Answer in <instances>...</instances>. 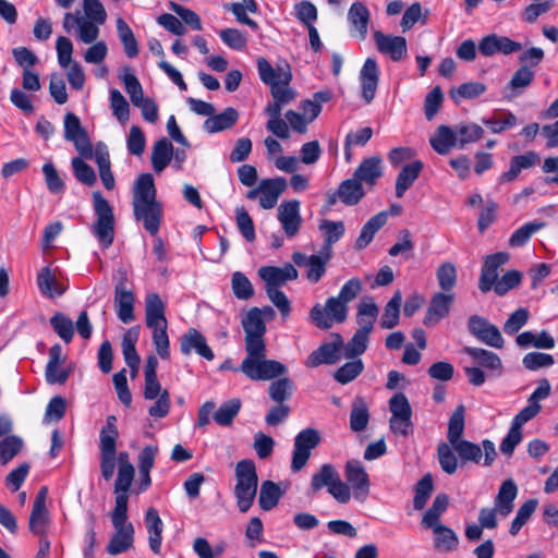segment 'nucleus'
Here are the masks:
<instances>
[{
	"label": "nucleus",
	"instance_id": "nucleus-3",
	"mask_svg": "<svg viewBox=\"0 0 558 558\" xmlns=\"http://www.w3.org/2000/svg\"><path fill=\"white\" fill-rule=\"evenodd\" d=\"M93 210L95 221L90 225L89 230L99 245L102 248H108L114 240L116 219L113 208L99 192H94Z\"/></svg>",
	"mask_w": 558,
	"mask_h": 558
},
{
	"label": "nucleus",
	"instance_id": "nucleus-12",
	"mask_svg": "<svg viewBox=\"0 0 558 558\" xmlns=\"http://www.w3.org/2000/svg\"><path fill=\"white\" fill-rule=\"evenodd\" d=\"M518 486L512 478L502 482L495 497L494 509L490 511V529L496 526V518H507L514 508Z\"/></svg>",
	"mask_w": 558,
	"mask_h": 558
},
{
	"label": "nucleus",
	"instance_id": "nucleus-15",
	"mask_svg": "<svg viewBox=\"0 0 558 558\" xmlns=\"http://www.w3.org/2000/svg\"><path fill=\"white\" fill-rule=\"evenodd\" d=\"M345 478L352 489L353 497L364 501L369 494L368 474L360 461L352 460L345 464Z\"/></svg>",
	"mask_w": 558,
	"mask_h": 558
},
{
	"label": "nucleus",
	"instance_id": "nucleus-48",
	"mask_svg": "<svg viewBox=\"0 0 558 558\" xmlns=\"http://www.w3.org/2000/svg\"><path fill=\"white\" fill-rule=\"evenodd\" d=\"M448 504L449 498L447 495H437L430 508L424 513L422 524L428 529L441 524L439 518L446 511Z\"/></svg>",
	"mask_w": 558,
	"mask_h": 558
},
{
	"label": "nucleus",
	"instance_id": "nucleus-57",
	"mask_svg": "<svg viewBox=\"0 0 558 558\" xmlns=\"http://www.w3.org/2000/svg\"><path fill=\"white\" fill-rule=\"evenodd\" d=\"M369 420L368 409L362 399H356L350 414V427L354 432H362L366 428Z\"/></svg>",
	"mask_w": 558,
	"mask_h": 558
},
{
	"label": "nucleus",
	"instance_id": "nucleus-5",
	"mask_svg": "<svg viewBox=\"0 0 558 558\" xmlns=\"http://www.w3.org/2000/svg\"><path fill=\"white\" fill-rule=\"evenodd\" d=\"M111 522L114 529L107 551L110 555H118L130 549L134 542V526L128 521V509L113 508Z\"/></svg>",
	"mask_w": 558,
	"mask_h": 558
},
{
	"label": "nucleus",
	"instance_id": "nucleus-17",
	"mask_svg": "<svg viewBox=\"0 0 558 558\" xmlns=\"http://www.w3.org/2000/svg\"><path fill=\"white\" fill-rule=\"evenodd\" d=\"M331 256L332 255L320 250L318 254L311 256H306L303 253L295 252L292 255V259L298 266H305L307 269V280L313 283H316L325 275L326 265L330 260Z\"/></svg>",
	"mask_w": 558,
	"mask_h": 558
},
{
	"label": "nucleus",
	"instance_id": "nucleus-34",
	"mask_svg": "<svg viewBox=\"0 0 558 558\" xmlns=\"http://www.w3.org/2000/svg\"><path fill=\"white\" fill-rule=\"evenodd\" d=\"M37 286L44 296L53 299L61 296L66 287L57 280L49 267H44L37 275Z\"/></svg>",
	"mask_w": 558,
	"mask_h": 558
},
{
	"label": "nucleus",
	"instance_id": "nucleus-40",
	"mask_svg": "<svg viewBox=\"0 0 558 558\" xmlns=\"http://www.w3.org/2000/svg\"><path fill=\"white\" fill-rule=\"evenodd\" d=\"M223 8L232 12L239 23L247 25L253 29L258 27L257 23L247 16L248 13L257 12V3L255 0H241L240 2L226 3Z\"/></svg>",
	"mask_w": 558,
	"mask_h": 558
},
{
	"label": "nucleus",
	"instance_id": "nucleus-16",
	"mask_svg": "<svg viewBox=\"0 0 558 558\" xmlns=\"http://www.w3.org/2000/svg\"><path fill=\"white\" fill-rule=\"evenodd\" d=\"M47 496L48 488L43 486L36 495L28 521L29 531L40 536V538L46 537L45 534L50 522L49 512L46 507Z\"/></svg>",
	"mask_w": 558,
	"mask_h": 558
},
{
	"label": "nucleus",
	"instance_id": "nucleus-29",
	"mask_svg": "<svg viewBox=\"0 0 558 558\" xmlns=\"http://www.w3.org/2000/svg\"><path fill=\"white\" fill-rule=\"evenodd\" d=\"M383 175V160L378 156L364 159L355 169L353 177L362 184L373 186Z\"/></svg>",
	"mask_w": 558,
	"mask_h": 558
},
{
	"label": "nucleus",
	"instance_id": "nucleus-49",
	"mask_svg": "<svg viewBox=\"0 0 558 558\" xmlns=\"http://www.w3.org/2000/svg\"><path fill=\"white\" fill-rule=\"evenodd\" d=\"M110 109L113 117L125 125L130 119V105L122 93L116 88L109 92Z\"/></svg>",
	"mask_w": 558,
	"mask_h": 558
},
{
	"label": "nucleus",
	"instance_id": "nucleus-55",
	"mask_svg": "<svg viewBox=\"0 0 558 558\" xmlns=\"http://www.w3.org/2000/svg\"><path fill=\"white\" fill-rule=\"evenodd\" d=\"M241 409V401L239 399H230L222 403L214 414V420L221 426H229L232 424L234 417Z\"/></svg>",
	"mask_w": 558,
	"mask_h": 558
},
{
	"label": "nucleus",
	"instance_id": "nucleus-11",
	"mask_svg": "<svg viewBox=\"0 0 558 558\" xmlns=\"http://www.w3.org/2000/svg\"><path fill=\"white\" fill-rule=\"evenodd\" d=\"M64 138L73 143L82 157L89 158L93 155L92 143L86 131L82 128L78 117L72 112L64 116Z\"/></svg>",
	"mask_w": 558,
	"mask_h": 558
},
{
	"label": "nucleus",
	"instance_id": "nucleus-27",
	"mask_svg": "<svg viewBox=\"0 0 558 558\" xmlns=\"http://www.w3.org/2000/svg\"><path fill=\"white\" fill-rule=\"evenodd\" d=\"M452 302L453 294H446L441 292L436 293L430 300V304L424 318V324L426 326H433L445 318L450 312Z\"/></svg>",
	"mask_w": 558,
	"mask_h": 558
},
{
	"label": "nucleus",
	"instance_id": "nucleus-19",
	"mask_svg": "<svg viewBox=\"0 0 558 558\" xmlns=\"http://www.w3.org/2000/svg\"><path fill=\"white\" fill-rule=\"evenodd\" d=\"M361 85V96L366 104L373 101L376 95L378 82H379V70L375 59L367 58L360 71L359 75Z\"/></svg>",
	"mask_w": 558,
	"mask_h": 558
},
{
	"label": "nucleus",
	"instance_id": "nucleus-38",
	"mask_svg": "<svg viewBox=\"0 0 558 558\" xmlns=\"http://www.w3.org/2000/svg\"><path fill=\"white\" fill-rule=\"evenodd\" d=\"M364 194L362 183L354 177L344 180L337 191L338 198L348 206L357 204Z\"/></svg>",
	"mask_w": 558,
	"mask_h": 558
},
{
	"label": "nucleus",
	"instance_id": "nucleus-45",
	"mask_svg": "<svg viewBox=\"0 0 558 558\" xmlns=\"http://www.w3.org/2000/svg\"><path fill=\"white\" fill-rule=\"evenodd\" d=\"M281 496L282 492L276 483L271 481L263 482L258 497L260 508L265 511L274 509L278 505Z\"/></svg>",
	"mask_w": 558,
	"mask_h": 558
},
{
	"label": "nucleus",
	"instance_id": "nucleus-42",
	"mask_svg": "<svg viewBox=\"0 0 558 558\" xmlns=\"http://www.w3.org/2000/svg\"><path fill=\"white\" fill-rule=\"evenodd\" d=\"M173 155V146L167 138L157 141L151 151L153 169L160 173L170 163Z\"/></svg>",
	"mask_w": 558,
	"mask_h": 558
},
{
	"label": "nucleus",
	"instance_id": "nucleus-22",
	"mask_svg": "<svg viewBox=\"0 0 558 558\" xmlns=\"http://www.w3.org/2000/svg\"><path fill=\"white\" fill-rule=\"evenodd\" d=\"M259 277L265 281L266 288H279L287 281L298 278V270L291 264L282 267L264 266L258 270Z\"/></svg>",
	"mask_w": 558,
	"mask_h": 558
},
{
	"label": "nucleus",
	"instance_id": "nucleus-2",
	"mask_svg": "<svg viewBox=\"0 0 558 558\" xmlns=\"http://www.w3.org/2000/svg\"><path fill=\"white\" fill-rule=\"evenodd\" d=\"M246 356L240 365V371L252 380H271L287 373L284 364L266 357V344L245 348Z\"/></svg>",
	"mask_w": 558,
	"mask_h": 558
},
{
	"label": "nucleus",
	"instance_id": "nucleus-58",
	"mask_svg": "<svg viewBox=\"0 0 558 558\" xmlns=\"http://www.w3.org/2000/svg\"><path fill=\"white\" fill-rule=\"evenodd\" d=\"M464 430V407L459 405L456 411L452 413L449 424H448V433L447 438L449 444L452 446L460 441V437Z\"/></svg>",
	"mask_w": 558,
	"mask_h": 558
},
{
	"label": "nucleus",
	"instance_id": "nucleus-14",
	"mask_svg": "<svg viewBox=\"0 0 558 558\" xmlns=\"http://www.w3.org/2000/svg\"><path fill=\"white\" fill-rule=\"evenodd\" d=\"M278 221L288 238L295 236L302 226L301 204L298 199L283 201L277 211Z\"/></svg>",
	"mask_w": 558,
	"mask_h": 558
},
{
	"label": "nucleus",
	"instance_id": "nucleus-33",
	"mask_svg": "<svg viewBox=\"0 0 558 558\" xmlns=\"http://www.w3.org/2000/svg\"><path fill=\"white\" fill-rule=\"evenodd\" d=\"M238 119L239 112L234 108L228 107L222 112L218 114L213 113L210 118H207L203 128L209 134L219 133L231 129Z\"/></svg>",
	"mask_w": 558,
	"mask_h": 558
},
{
	"label": "nucleus",
	"instance_id": "nucleus-1",
	"mask_svg": "<svg viewBox=\"0 0 558 558\" xmlns=\"http://www.w3.org/2000/svg\"><path fill=\"white\" fill-rule=\"evenodd\" d=\"M132 205L136 221L142 222L151 235H156L161 223L162 207L156 198L155 182L150 173H143L135 181Z\"/></svg>",
	"mask_w": 558,
	"mask_h": 558
},
{
	"label": "nucleus",
	"instance_id": "nucleus-64",
	"mask_svg": "<svg viewBox=\"0 0 558 558\" xmlns=\"http://www.w3.org/2000/svg\"><path fill=\"white\" fill-rule=\"evenodd\" d=\"M459 147L476 142L483 135V129L475 123H463L456 128Z\"/></svg>",
	"mask_w": 558,
	"mask_h": 558
},
{
	"label": "nucleus",
	"instance_id": "nucleus-6",
	"mask_svg": "<svg viewBox=\"0 0 558 558\" xmlns=\"http://www.w3.org/2000/svg\"><path fill=\"white\" fill-rule=\"evenodd\" d=\"M389 410L390 430L396 435L409 436L412 433V408L408 398L401 392L393 395L389 400Z\"/></svg>",
	"mask_w": 558,
	"mask_h": 558
},
{
	"label": "nucleus",
	"instance_id": "nucleus-44",
	"mask_svg": "<svg viewBox=\"0 0 558 558\" xmlns=\"http://www.w3.org/2000/svg\"><path fill=\"white\" fill-rule=\"evenodd\" d=\"M402 302V294L400 291H396L389 302L384 308V313L380 318V327L384 329H392L399 323L400 317V305Z\"/></svg>",
	"mask_w": 558,
	"mask_h": 558
},
{
	"label": "nucleus",
	"instance_id": "nucleus-26",
	"mask_svg": "<svg viewBox=\"0 0 558 558\" xmlns=\"http://www.w3.org/2000/svg\"><path fill=\"white\" fill-rule=\"evenodd\" d=\"M145 319L150 329L167 328L165 304L157 293H149L145 301Z\"/></svg>",
	"mask_w": 558,
	"mask_h": 558
},
{
	"label": "nucleus",
	"instance_id": "nucleus-51",
	"mask_svg": "<svg viewBox=\"0 0 558 558\" xmlns=\"http://www.w3.org/2000/svg\"><path fill=\"white\" fill-rule=\"evenodd\" d=\"M116 24H117L118 36L123 45L125 54L129 58L136 57L138 53V46H137L135 36L133 34V31L130 28V26L126 24V22L121 17L117 19Z\"/></svg>",
	"mask_w": 558,
	"mask_h": 558
},
{
	"label": "nucleus",
	"instance_id": "nucleus-25",
	"mask_svg": "<svg viewBox=\"0 0 558 558\" xmlns=\"http://www.w3.org/2000/svg\"><path fill=\"white\" fill-rule=\"evenodd\" d=\"M464 352L472 359L471 365L465 366V373L469 381L475 386H481L485 383V374L481 367L488 366V352L483 349L466 347Z\"/></svg>",
	"mask_w": 558,
	"mask_h": 558
},
{
	"label": "nucleus",
	"instance_id": "nucleus-52",
	"mask_svg": "<svg viewBox=\"0 0 558 558\" xmlns=\"http://www.w3.org/2000/svg\"><path fill=\"white\" fill-rule=\"evenodd\" d=\"M120 80L123 83L124 89L130 96L132 104L134 106L142 105L141 102L145 99L143 87L129 68L124 69L123 73L120 75Z\"/></svg>",
	"mask_w": 558,
	"mask_h": 558
},
{
	"label": "nucleus",
	"instance_id": "nucleus-28",
	"mask_svg": "<svg viewBox=\"0 0 558 558\" xmlns=\"http://www.w3.org/2000/svg\"><path fill=\"white\" fill-rule=\"evenodd\" d=\"M145 526L148 534V545L154 554L161 550L163 523L155 508H149L145 513Z\"/></svg>",
	"mask_w": 558,
	"mask_h": 558
},
{
	"label": "nucleus",
	"instance_id": "nucleus-54",
	"mask_svg": "<svg viewBox=\"0 0 558 558\" xmlns=\"http://www.w3.org/2000/svg\"><path fill=\"white\" fill-rule=\"evenodd\" d=\"M82 12H66L63 15L62 27L63 29L72 34L74 33L76 39L83 44H90V38L83 35V22H82Z\"/></svg>",
	"mask_w": 558,
	"mask_h": 558
},
{
	"label": "nucleus",
	"instance_id": "nucleus-50",
	"mask_svg": "<svg viewBox=\"0 0 558 558\" xmlns=\"http://www.w3.org/2000/svg\"><path fill=\"white\" fill-rule=\"evenodd\" d=\"M537 505L538 502L536 499H529L519 507L515 517L513 518L509 527L510 535H518L522 526L526 524L532 518L537 508Z\"/></svg>",
	"mask_w": 558,
	"mask_h": 558
},
{
	"label": "nucleus",
	"instance_id": "nucleus-35",
	"mask_svg": "<svg viewBox=\"0 0 558 558\" xmlns=\"http://www.w3.org/2000/svg\"><path fill=\"white\" fill-rule=\"evenodd\" d=\"M423 169V162L414 160L405 165L400 170L396 180V196L401 198L404 193L413 185Z\"/></svg>",
	"mask_w": 558,
	"mask_h": 558
},
{
	"label": "nucleus",
	"instance_id": "nucleus-20",
	"mask_svg": "<svg viewBox=\"0 0 558 558\" xmlns=\"http://www.w3.org/2000/svg\"><path fill=\"white\" fill-rule=\"evenodd\" d=\"M257 71L260 81L269 87L280 83H291L292 72L288 64L272 66L265 58L257 59Z\"/></svg>",
	"mask_w": 558,
	"mask_h": 558
},
{
	"label": "nucleus",
	"instance_id": "nucleus-4",
	"mask_svg": "<svg viewBox=\"0 0 558 558\" xmlns=\"http://www.w3.org/2000/svg\"><path fill=\"white\" fill-rule=\"evenodd\" d=\"M235 478L236 505L239 510L245 513L252 507L257 493L258 477L255 463L250 459L239 461L235 466Z\"/></svg>",
	"mask_w": 558,
	"mask_h": 558
},
{
	"label": "nucleus",
	"instance_id": "nucleus-43",
	"mask_svg": "<svg viewBox=\"0 0 558 558\" xmlns=\"http://www.w3.org/2000/svg\"><path fill=\"white\" fill-rule=\"evenodd\" d=\"M319 229L324 232L325 243L322 251L332 255V244L338 242L344 234L345 228L342 221L323 220Z\"/></svg>",
	"mask_w": 558,
	"mask_h": 558
},
{
	"label": "nucleus",
	"instance_id": "nucleus-30",
	"mask_svg": "<svg viewBox=\"0 0 558 558\" xmlns=\"http://www.w3.org/2000/svg\"><path fill=\"white\" fill-rule=\"evenodd\" d=\"M429 144L439 155H447L452 148L459 146L456 129L447 125L438 126L430 136Z\"/></svg>",
	"mask_w": 558,
	"mask_h": 558
},
{
	"label": "nucleus",
	"instance_id": "nucleus-59",
	"mask_svg": "<svg viewBox=\"0 0 558 558\" xmlns=\"http://www.w3.org/2000/svg\"><path fill=\"white\" fill-rule=\"evenodd\" d=\"M363 368V362L360 359H356L339 367L335 372L333 378L339 384L345 385L354 380L362 373Z\"/></svg>",
	"mask_w": 558,
	"mask_h": 558
},
{
	"label": "nucleus",
	"instance_id": "nucleus-41",
	"mask_svg": "<svg viewBox=\"0 0 558 558\" xmlns=\"http://www.w3.org/2000/svg\"><path fill=\"white\" fill-rule=\"evenodd\" d=\"M138 339V329H129L122 338V353L126 365L132 369L133 375L137 372L140 364V356L135 349V343Z\"/></svg>",
	"mask_w": 558,
	"mask_h": 558
},
{
	"label": "nucleus",
	"instance_id": "nucleus-53",
	"mask_svg": "<svg viewBox=\"0 0 558 558\" xmlns=\"http://www.w3.org/2000/svg\"><path fill=\"white\" fill-rule=\"evenodd\" d=\"M545 227L544 222L530 221L517 229L509 238L508 244L511 247H521L525 245L531 236Z\"/></svg>",
	"mask_w": 558,
	"mask_h": 558
},
{
	"label": "nucleus",
	"instance_id": "nucleus-10",
	"mask_svg": "<svg viewBox=\"0 0 558 558\" xmlns=\"http://www.w3.org/2000/svg\"><path fill=\"white\" fill-rule=\"evenodd\" d=\"M83 35L94 43L100 35V27L107 21V12L99 0H83Z\"/></svg>",
	"mask_w": 558,
	"mask_h": 558
},
{
	"label": "nucleus",
	"instance_id": "nucleus-39",
	"mask_svg": "<svg viewBox=\"0 0 558 558\" xmlns=\"http://www.w3.org/2000/svg\"><path fill=\"white\" fill-rule=\"evenodd\" d=\"M348 20L354 32L357 33L361 39H364L367 34V25L369 22V11L361 2H354L348 12Z\"/></svg>",
	"mask_w": 558,
	"mask_h": 558
},
{
	"label": "nucleus",
	"instance_id": "nucleus-63",
	"mask_svg": "<svg viewBox=\"0 0 558 558\" xmlns=\"http://www.w3.org/2000/svg\"><path fill=\"white\" fill-rule=\"evenodd\" d=\"M555 363L554 356L548 353L530 352L522 359L523 366L529 371H537L539 368H547Z\"/></svg>",
	"mask_w": 558,
	"mask_h": 558
},
{
	"label": "nucleus",
	"instance_id": "nucleus-13",
	"mask_svg": "<svg viewBox=\"0 0 558 558\" xmlns=\"http://www.w3.org/2000/svg\"><path fill=\"white\" fill-rule=\"evenodd\" d=\"M343 339L339 333L332 336L330 342L323 343L318 349L313 351L304 364L306 367L314 368L322 364H335L341 359L343 352Z\"/></svg>",
	"mask_w": 558,
	"mask_h": 558
},
{
	"label": "nucleus",
	"instance_id": "nucleus-47",
	"mask_svg": "<svg viewBox=\"0 0 558 558\" xmlns=\"http://www.w3.org/2000/svg\"><path fill=\"white\" fill-rule=\"evenodd\" d=\"M339 473L329 463L323 464L320 469L313 474L311 480V490L313 494L320 490L323 487H329L333 484V482L338 478Z\"/></svg>",
	"mask_w": 558,
	"mask_h": 558
},
{
	"label": "nucleus",
	"instance_id": "nucleus-18",
	"mask_svg": "<svg viewBox=\"0 0 558 558\" xmlns=\"http://www.w3.org/2000/svg\"><path fill=\"white\" fill-rule=\"evenodd\" d=\"M242 327L245 332V348L266 344L264 340L266 326L262 318L260 308H251L242 318Z\"/></svg>",
	"mask_w": 558,
	"mask_h": 558
},
{
	"label": "nucleus",
	"instance_id": "nucleus-36",
	"mask_svg": "<svg viewBox=\"0 0 558 558\" xmlns=\"http://www.w3.org/2000/svg\"><path fill=\"white\" fill-rule=\"evenodd\" d=\"M388 216L389 214L387 211H380L363 226L355 241V247L357 250L365 248L373 241L375 234L386 225Z\"/></svg>",
	"mask_w": 558,
	"mask_h": 558
},
{
	"label": "nucleus",
	"instance_id": "nucleus-46",
	"mask_svg": "<svg viewBox=\"0 0 558 558\" xmlns=\"http://www.w3.org/2000/svg\"><path fill=\"white\" fill-rule=\"evenodd\" d=\"M539 160L538 154L529 151L524 155L514 156L510 163V169L502 174L504 181L513 180L523 169L533 167Z\"/></svg>",
	"mask_w": 558,
	"mask_h": 558
},
{
	"label": "nucleus",
	"instance_id": "nucleus-24",
	"mask_svg": "<svg viewBox=\"0 0 558 558\" xmlns=\"http://www.w3.org/2000/svg\"><path fill=\"white\" fill-rule=\"evenodd\" d=\"M180 347L181 352L184 355H189L191 352L195 351L207 361H213L215 357V354L208 347L205 337L195 328L189 329L187 332L182 336Z\"/></svg>",
	"mask_w": 558,
	"mask_h": 558
},
{
	"label": "nucleus",
	"instance_id": "nucleus-23",
	"mask_svg": "<svg viewBox=\"0 0 558 558\" xmlns=\"http://www.w3.org/2000/svg\"><path fill=\"white\" fill-rule=\"evenodd\" d=\"M377 49L388 54L393 61L403 59L407 54V40L401 36H388L377 31L374 33Z\"/></svg>",
	"mask_w": 558,
	"mask_h": 558
},
{
	"label": "nucleus",
	"instance_id": "nucleus-21",
	"mask_svg": "<svg viewBox=\"0 0 558 558\" xmlns=\"http://www.w3.org/2000/svg\"><path fill=\"white\" fill-rule=\"evenodd\" d=\"M287 186V180L281 177L263 179L259 182V206L264 209L274 208Z\"/></svg>",
	"mask_w": 558,
	"mask_h": 558
},
{
	"label": "nucleus",
	"instance_id": "nucleus-32",
	"mask_svg": "<svg viewBox=\"0 0 558 558\" xmlns=\"http://www.w3.org/2000/svg\"><path fill=\"white\" fill-rule=\"evenodd\" d=\"M522 279L523 274L515 269L508 270L501 276H498L495 271H490V290L497 295L502 296L510 290L519 287Z\"/></svg>",
	"mask_w": 558,
	"mask_h": 558
},
{
	"label": "nucleus",
	"instance_id": "nucleus-56",
	"mask_svg": "<svg viewBox=\"0 0 558 558\" xmlns=\"http://www.w3.org/2000/svg\"><path fill=\"white\" fill-rule=\"evenodd\" d=\"M369 332L356 330L351 340L343 343V354L347 359H354L363 354L368 345Z\"/></svg>",
	"mask_w": 558,
	"mask_h": 558
},
{
	"label": "nucleus",
	"instance_id": "nucleus-62",
	"mask_svg": "<svg viewBox=\"0 0 558 558\" xmlns=\"http://www.w3.org/2000/svg\"><path fill=\"white\" fill-rule=\"evenodd\" d=\"M293 390V383L288 377L278 378L269 386V397L278 403L289 399Z\"/></svg>",
	"mask_w": 558,
	"mask_h": 558
},
{
	"label": "nucleus",
	"instance_id": "nucleus-60",
	"mask_svg": "<svg viewBox=\"0 0 558 558\" xmlns=\"http://www.w3.org/2000/svg\"><path fill=\"white\" fill-rule=\"evenodd\" d=\"M233 294L239 300H248L254 294V288L250 279L241 271H235L231 277Z\"/></svg>",
	"mask_w": 558,
	"mask_h": 558
},
{
	"label": "nucleus",
	"instance_id": "nucleus-9",
	"mask_svg": "<svg viewBox=\"0 0 558 558\" xmlns=\"http://www.w3.org/2000/svg\"><path fill=\"white\" fill-rule=\"evenodd\" d=\"M118 475L114 483V508L128 509V492L134 480L135 469L130 461L129 453L121 451L117 458Z\"/></svg>",
	"mask_w": 558,
	"mask_h": 558
},
{
	"label": "nucleus",
	"instance_id": "nucleus-8",
	"mask_svg": "<svg viewBox=\"0 0 558 558\" xmlns=\"http://www.w3.org/2000/svg\"><path fill=\"white\" fill-rule=\"evenodd\" d=\"M322 441L320 434L315 428L302 429L294 438L291 469L293 472L301 471L307 463L311 451Z\"/></svg>",
	"mask_w": 558,
	"mask_h": 558
},
{
	"label": "nucleus",
	"instance_id": "nucleus-31",
	"mask_svg": "<svg viewBox=\"0 0 558 558\" xmlns=\"http://www.w3.org/2000/svg\"><path fill=\"white\" fill-rule=\"evenodd\" d=\"M134 302L135 298L131 291L121 286L116 287L114 307L117 316L122 323L129 324L134 320Z\"/></svg>",
	"mask_w": 558,
	"mask_h": 558
},
{
	"label": "nucleus",
	"instance_id": "nucleus-61",
	"mask_svg": "<svg viewBox=\"0 0 558 558\" xmlns=\"http://www.w3.org/2000/svg\"><path fill=\"white\" fill-rule=\"evenodd\" d=\"M433 488H434V485H433L432 475L430 474L424 475L418 481V483L416 484V487H415V495H414V499H413L414 509L422 510L425 507L428 498L430 497V495L433 493Z\"/></svg>",
	"mask_w": 558,
	"mask_h": 558
},
{
	"label": "nucleus",
	"instance_id": "nucleus-37",
	"mask_svg": "<svg viewBox=\"0 0 558 558\" xmlns=\"http://www.w3.org/2000/svg\"><path fill=\"white\" fill-rule=\"evenodd\" d=\"M434 533V547L439 553H451L459 546V537L457 533L444 525L439 524L430 527Z\"/></svg>",
	"mask_w": 558,
	"mask_h": 558
},
{
	"label": "nucleus",
	"instance_id": "nucleus-7",
	"mask_svg": "<svg viewBox=\"0 0 558 558\" xmlns=\"http://www.w3.org/2000/svg\"><path fill=\"white\" fill-rule=\"evenodd\" d=\"M311 319L317 327L329 329L333 323H342L348 316V305L337 296L328 298L325 306L316 304L311 310Z\"/></svg>",
	"mask_w": 558,
	"mask_h": 558
}]
</instances>
